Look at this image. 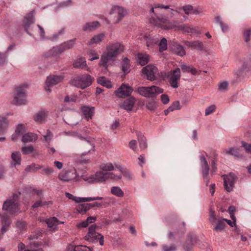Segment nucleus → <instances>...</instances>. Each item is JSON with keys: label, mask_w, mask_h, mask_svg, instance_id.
<instances>
[{"label": "nucleus", "mask_w": 251, "mask_h": 251, "mask_svg": "<svg viewBox=\"0 0 251 251\" xmlns=\"http://www.w3.org/2000/svg\"><path fill=\"white\" fill-rule=\"evenodd\" d=\"M135 100L133 98H130L124 101L122 104L123 108L126 111L131 110L135 103Z\"/></svg>", "instance_id": "nucleus-34"}, {"label": "nucleus", "mask_w": 251, "mask_h": 251, "mask_svg": "<svg viewBox=\"0 0 251 251\" xmlns=\"http://www.w3.org/2000/svg\"><path fill=\"white\" fill-rule=\"evenodd\" d=\"M226 219L219 218L216 220V222L214 224L213 227V231L216 232H221L224 231L226 226Z\"/></svg>", "instance_id": "nucleus-19"}, {"label": "nucleus", "mask_w": 251, "mask_h": 251, "mask_svg": "<svg viewBox=\"0 0 251 251\" xmlns=\"http://www.w3.org/2000/svg\"><path fill=\"white\" fill-rule=\"evenodd\" d=\"M137 58L139 63L142 66L146 65L149 61V56L147 54L138 53Z\"/></svg>", "instance_id": "nucleus-37"}, {"label": "nucleus", "mask_w": 251, "mask_h": 251, "mask_svg": "<svg viewBox=\"0 0 251 251\" xmlns=\"http://www.w3.org/2000/svg\"><path fill=\"white\" fill-rule=\"evenodd\" d=\"M9 121L5 117L0 121V134H3L7 129Z\"/></svg>", "instance_id": "nucleus-38"}, {"label": "nucleus", "mask_w": 251, "mask_h": 251, "mask_svg": "<svg viewBox=\"0 0 251 251\" xmlns=\"http://www.w3.org/2000/svg\"><path fill=\"white\" fill-rule=\"evenodd\" d=\"M228 83L226 81L221 82L219 84V88L222 91H224L227 89Z\"/></svg>", "instance_id": "nucleus-59"}, {"label": "nucleus", "mask_w": 251, "mask_h": 251, "mask_svg": "<svg viewBox=\"0 0 251 251\" xmlns=\"http://www.w3.org/2000/svg\"><path fill=\"white\" fill-rule=\"evenodd\" d=\"M65 196L66 197L68 198L69 200H73V201H75L76 203H79V198L80 197H77L75 196H74L72 194L66 192L65 193Z\"/></svg>", "instance_id": "nucleus-57"}, {"label": "nucleus", "mask_w": 251, "mask_h": 251, "mask_svg": "<svg viewBox=\"0 0 251 251\" xmlns=\"http://www.w3.org/2000/svg\"><path fill=\"white\" fill-rule=\"evenodd\" d=\"M216 23H218L223 32H226L229 30V27L226 24L224 23L222 21V18L220 16H216L215 18Z\"/></svg>", "instance_id": "nucleus-44"}, {"label": "nucleus", "mask_w": 251, "mask_h": 251, "mask_svg": "<svg viewBox=\"0 0 251 251\" xmlns=\"http://www.w3.org/2000/svg\"><path fill=\"white\" fill-rule=\"evenodd\" d=\"M31 246L32 249L25 250L24 251H44L41 248L39 247L35 243H31Z\"/></svg>", "instance_id": "nucleus-62"}, {"label": "nucleus", "mask_w": 251, "mask_h": 251, "mask_svg": "<svg viewBox=\"0 0 251 251\" xmlns=\"http://www.w3.org/2000/svg\"><path fill=\"white\" fill-rule=\"evenodd\" d=\"M41 168L39 166H36L35 164H32L30 165L27 166L25 168V171L27 172H35Z\"/></svg>", "instance_id": "nucleus-51"}, {"label": "nucleus", "mask_w": 251, "mask_h": 251, "mask_svg": "<svg viewBox=\"0 0 251 251\" xmlns=\"http://www.w3.org/2000/svg\"><path fill=\"white\" fill-rule=\"evenodd\" d=\"M21 151L23 154L26 155L32 153L34 151V148L31 145L25 146L22 148Z\"/></svg>", "instance_id": "nucleus-48"}, {"label": "nucleus", "mask_w": 251, "mask_h": 251, "mask_svg": "<svg viewBox=\"0 0 251 251\" xmlns=\"http://www.w3.org/2000/svg\"><path fill=\"white\" fill-rule=\"evenodd\" d=\"M25 131L26 128L24 125L18 124L16 126L15 133L12 136V140L13 141H16L18 138L25 132Z\"/></svg>", "instance_id": "nucleus-26"}, {"label": "nucleus", "mask_w": 251, "mask_h": 251, "mask_svg": "<svg viewBox=\"0 0 251 251\" xmlns=\"http://www.w3.org/2000/svg\"><path fill=\"white\" fill-rule=\"evenodd\" d=\"M186 46L195 49L202 50L203 49V44L201 41L196 40L194 41H186Z\"/></svg>", "instance_id": "nucleus-28"}, {"label": "nucleus", "mask_w": 251, "mask_h": 251, "mask_svg": "<svg viewBox=\"0 0 251 251\" xmlns=\"http://www.w3.org/2000/svg\"><path fill=\"white\" fill-rule=\"evenodd\" d=\"M142 72L146 75L147 78L151 81L157 79L159 76L158 69L153 65H149L144 67Z\"/></svg>", "instance_id": "nucleus-11"}, {"label": "nucleus", "mask_w": 251, "mask_h": 251, "mask_svg": "<svg viewBox=\"0 0 251 251\" xmlns=\"http://www.w3.org/2000/svg\"><path fill=\"white\" fill-rule=\"evenodd\" d=\"M50 204H52V202L51 201L42 202L41 201H38L34 203V204L32 205V207L33 208H37L40 206Z\"/></svg>", "instance_id": "nucleus-53"}, {"label": "nucleus", "mask_w": 251, "mask_h": 251, "mask_svg": "<svg viewBox=\"0 0 251 251\" xmlns=\"http://www.w3.org/2000/svg\"><path fill=\"white\" fill-rule=\"evenodd\" d=\"M140 39L146 42V45L148 47H152L158 42V40L150 38L146 36H144L143 38H140Z\"/></svg>", "instance_id": "nucleus-42"}, {"label": "nucleus", "mask_w": 251, "mask_h": 251, "mask_svg": "<svg viewBox=\"0 0 251 251\" xmlns=\"http://www.w3.org/2000/svg\"><path fill=\"white\" fill-rule=\"evenodd\" d=\"M81 111L87 121L91 119L95 113V107L83 106L81 107Z\"/></svg>", "instance_id": "nucleus-24"}, {"label": "nucleus", "mask_w": 251, "mask_h": 251, "mask_svg": "<svg viewBox=\"0 0 251 251\" xmlns=\"http://www.w3.org/2000/svg\"><path fill=\"white\" fill-rule=\"evenodd\" d=\"M100 26V23L98 21L87 23L83 26V31H92Z\"/></svg>", "instance_id": "nucleus-30"}, {"label": "nucleus", "mask_w": 251, "mask_h": 251, "mask_svg": "<svg viewBox=\"0 0 251 251\" xmlns=\"http://www.w3.org/2000/svg\"><path fill=\"white\" fill-rule=\"evenodd\" d=\"M48 115V111L46 110H41L33 116V120L37 123L41 124L45 122Z\"/></svg>", "instance_id": "nucleus-20"}, {"label": "nucleus", "mask_w": 251, "mask_h": 251, "mask_svg": "<svg viewBox=\"0 0 251 251\" xmlns=\"http://www.w3.org/2000/svg\"><path fill=\"white\" fill-rule=\"evenodd\" d=\"M94 81L93 78L89 74H84L75 77L71 81V84L82 89L89 86Z\"/></svg>", "instance_id": "nucleus-6"}, {"label": "nucleus", "mask_w": 251, "mask_h": 251, "mask_svg": "<svg viewBox=\"0 0 251 251\" xmlns=\"http://www.w3.org/2000/svg\"><path fill=\"white\" fill-rule=\"evenodd\" d=\"M46 223L49 228L52 231H55L57 229V226L59 224H64V222H59L55 217H52L46 220Z\"/></svg>", "instance_id": "nucleus-25"}, {"label": "nucleus", "mask_w": 251, "mask_h": 251, "mask_svg": "<svg viewBox=\"0 0 251 251\" xmlns=\"http://www.w3.org/2000/svg\"><path fill=\"white\" fill-rule=\"evenodd\" d=\"M217 218L216 217V215L214 211H211L210 213L209 217V221L212 225H214V224L216 222Z\"/></svg>", "instance_id": "nucleus-60"}, {"label": "nucleus", "mask_w": 251, "mask_h": 251, "mask_svg": "<svg viewBox=\"0 0 251 251\" xmlns=\"http://www.w3.org/2000/svg\"><path fill=\"white\" fill-rule=\"evenodd\" d=\"M79 203L85 202H90L96 200H102L103 198L102 197H80Z\"/></svg>", "instance_id": "nucleus-46"}, {"label": "nucleus", "mask_w": 251, "mask_h": 251, "mask_svg": "<svg viewBox=\"0 0 251 251\" xmlns=\"http://www.w3.org/2000/svg\"><path fill=\"white\" fill-rule=\"evenodd\" d=\"M136 135L139 141L140 148L142 150L146 149L147 147V144L145 137L139 132H137Z\"/></svg>", "instance_id": "nucleus-36"}, {"label": "nucleus", "mask_w": 251, "mask_h": 251, "mask_svg": "<svg viewBox=\"0 0 251 251\" xmlns=\"http://www.w3.org/2000/svg\"><path fill=\"white\" fill-rule=\"evenodd\" d=\"M181 108L179 102L178 101H176L174 102L172 105L169 106V110L174 111L175 110H179Z\"/></svg>", "instance_id": "nucleus-56"}, {"label": "nucleus", "mask_w": 251, "mask_h": 251, "mask_svg": "<svg viewBox=\"0 0 251 251\" xmlns=\"http://www.w3.org/2000/svg\"><path fill=\"white\" fill-rule=\"evenodd\" d=\"M242 146L244 148L247 152L251 154V144H248L245 142H242Z\"/></svg>", "instance_id": "nucleus-63"}, {"label": "nucleus", "mask_w": 251, "mask_h": 251, "mask_svg": "<svg viewBox=\"0 0 251 251\" xmlns=\"http://www.w3.org/2000/svg\"><path fill=\"white\" fill-rule=\"evenodd\" d=\"M7 55L0 52V66H2L6 62Z\"/></svg>", "instance_id": "nucleus-61"}, {"label": "nucleus", "mask_w": 251, "mask_h": 251, "mask_svg": "<svg viewBox=\"0 0 251 251\" xmlns=\"http://www.w3.org/2000/svg\"><path fill=\"white\" fill-rule=\"evenodd\" d=\"M73 66L74 68L77 69H85L87 71L89 70L87 65L85 58L83 57H78L75 59L73 63Z\"/></svg>", "instance_id": "nucleus-21"}, {"label": "nucleus", "mask_w": 251, "mask_h": 251, "mask_svg": "<svg viewBox=\"0 0 251 251\" xmlns=\"http://www.w3.org/2000/svg\"><path fill=\"white\" fill-rule=\"evenodd\" d=\"M75 209L77 213L84 214L90 209V205H88V203L78 204Z\"/></svg>", "instance_id": "nucleus-39"}, {"label": "nucleus", "mask_w": 251, "mask_h": 251, "mask_svg": "<svg viewBox=\"0 0 251 251\" xmlns=\"http://www.w3.org/2000/svg\"><path fill=\"white\" fill-rule=\"evenodd\" d=\"M124 50V45L120 42H110L105 47L100 57L99 66L107 69L110 62H113Z\"/></svg>", "instance_id": "nucleus-3"}, {"label": "nucleus", "mask_w": 251, "mask_h": 251, "mask_svg": "<svg viewBox=\"0 0 251 251\" xmlns=\"http://www.w3.org/2000/svg\"><path fill=\"white\" fill-rule=\"evenodd\" d=\"M105 37V34L104 33H100L93 36L88 41V45L95 47L97 45L100 44Z\"/></svg>", "instance_id": "nucleus-18"}, {"label": "nucleus", "mask_w": 251, "mask_h": 251, "mask_svg": "<svg viewBox=\"0 0 251 251\" xmlns=\"http://www.w3.org/2000/svg\"><path fill=\"white\" fill-rule=\"evenodd\" d=\"M115 169L120 172L124 173V167L122 165L116 163L103 162L100 165V171L89 177H84L83 179L92 183L105 182L108 180L117 181L122 178V176L112 172Z\"/></svg>", "instance_id": "nucleus-2"}, {"label": "nucleus", "mask_w": 251, "mask_h": 251, "mask_svg": "<svg viewBox=\"0 0 251 251\" xmlns=\"http://www.w3.org/2000/svg\"><path fill=\"white\" fill-rule=\"evenodd\" d=\"M133 91L131 87L124 83L115 92L116 96L119 98H125L129 96Z\"/></svg>", "instance_id": "nucleus-15"}, {"label": "nucleus", "mask_w": 251, "mask_h": 251, "mask_svg": "<svg viewBox=\"0 0 251 251\" xmlns=\"http://www.w3.org/2000/svg\"><path fill=\"white\" fill-rule=\"evenodd\" d=\"M171 49L174 53L180 56H183L186 54L184 47L177 43L172 44Z\"/></svg>", "instance_id": "nucleus-23"}, {"label": "nucleus", "mask_w": 251, "mask_h": 251, "mask_svg": "<svg viewBox=\"0 0 251 251\" xmlns=\"http://www.w3.org/2000/svg\"><path fill=\"white\" fill-rule=\"evenodd\" d=\"M76 100V98L74 96H67L64 99V101L66 102H75Z\"/></svg>", "instance_id": "nucleus-64"}, {"label": "nucleus", "mask_w": 251, "mask_h": 251, "mask_svg": "<svg viewBox=\"0 0 251 251\" xmlns=\"http://www.w3.org/2000/svg\"><path fill=\"white\" fill-rule=\"evenodd\" d=\"M149 14L150 18V23L154 26H157L164 30L175 29V30H181L185 32L193 33L194 29L189 27L187 25H182L176 26L175 24L176 22H171L168 18L162 15H157V8L170 9V12L171 16H173L174 12H178L177 11L170 8L169 5H164L160 3H154L152 5H149Z\"/></svg>", "instance_id": "nucleus-1"}, {"label": "nucleus", "mask_w": 251, "mask_h": 251, "mask_svg": "<svg viewBox=\"0 0 251 251\" xmlns=\"http://www.w3.org/2000/svg\"><path fill=\"white\" fill-rule=\"evenodd\" d=\"M73 251H92V249L85 246H75Z\"/></svg>", "instance_id": "nucleus-54"}, {"label": "nucleus", "mask_w": 251, "mask_h": 251, "mask_svg": "<svg viewBox=\"0 0 251 251\" xmlns=\"http://www.w3.org/2000/svg\"><path fill=\"white\" fill-rule=\"evenodd\" d=\"M182 9L186 15L199 14L201 13V11L194 8L191 5H185L182 7Z\"/></svg>", "instance_id": "nucleus-31"}, {"label": "nucleus", "mask_w": 251, "mask_h": 251, "mask_svg": "<svg viewBox=\"0 0 251 251\" xmlns=\"http://www.w3.org/2000/svg\"><path fill=\"white\" fill-rule=\"evenodd\" d=\"M80 177V176L74 168L63 170L58 175V178L60 180L67 182L77 181Z\"/></svg>", "instance_id": "nucleus-7"}, {"label": "nucleus", "mask_w": 251, "mask_h": 251, "mask_svg": "<svg viewBox=\"0 0 251 251\" xmlns=\"http://www.w3.org/2000/svg\"><path fill=\"white\" fill-rule=\"evenodd\" d=\"M18 202L19 194H14L12 198L4 202L2 208L10 214L17 215L21 212Z\"/></svg>", "instance_id": "nucleus-5"}, {"label": "nucleus", "mask_w": 251, "mask_h": 251, "mask_svg": "<svg viewBox=\"0 0 251 251\" xmlns=\"http://www.w3.org/2000/svg\"><path fill=\"white\" fill-rule=\"evenodd\" d=\"M157 106V103L154 100L149 101L146 104L147 108L150 110H154Z\"/></svg>", "instance_id": "nucleus-52"}, {"label": "nucleus", "mask_w": 251, "mask_h": 251, "mask_svg": "<svg viewBox=\"0 0 251 251\" xmlns=\"http://www.w3.org/2000/svg\"><path fill=\"white\" fill-rule=\"evenodd\" d=\"M251 35V28L247 29L244 31L243 35L246 42H248L250 41Z\"/></svg>", "instance_id": "nucleus-58"}, {"label": "nucleus", "mask_w": 251, "mask_h": 251, "mask_svg": "<svg viewBox=\"0 0 251 251\" xmlns=\"http://www.w3.org/2000/svg\"><path fill=\"white\" fill-rule=\"evenodd\" d=\"M137 91L143 97L153 98L163 92V89L156 86L150 87H140L137 88Z\"/></svg>", "instance_id": "nucleus-8"}, {"label": "nucleus", "mask_w": 251, "mask_h": 251, "mask_svg": "<svg viewBox=\"0 0 251 251\" xmlns=\"http://www.w3.org/2000/svg\"><path fill=\"white\" fill-rule=\"evenodd\" d=\"M88 55L90 57L89 60L90 61L98 59L100 57L99 54L95 50H89L88 52Z\"/></svg>", "instance_id": "nucleus-47"}, {"label": "nucleus", "mask_w": 251, "mask_h": 251, "mask_svg": "<svg viewBox=\"0 0 251 251\" xmlns=\"http://www.w3.org/2000/svg\"><path fill=\"white\" fill-rule=\"evenodd\" d=\"M224 178V185L225 188L227 192H231L233 190L236 176L233 173H229L226 175L223 176Z\"/></svg>", "instance_id": "nucleus-14"}, {"label": "nucleus", "mask_w": 251, "mask_h": 251, "mask_svg": "<svg viewBox=\"0 0 251 251\" xmlns=\"http://www.w3.org/2000/svg\"><path fill=\"white\" fill-rule=\"evenodd\" d=\"M53 137V134L50 130H48L46 134L43 136L44 141L47 143L48 146L50 145V142L52 140Z\"/></svg>", "instance_id": "nucleus-49"}, {"label": "nucleus", "mask_w": 251, "mask_h": 251, "mask_svg": "<svg viewBox=\"0 0 251 251\" xmlns=\"http://www.w3.org/2000/svg\"><path fill=\"white\" fill-rule=\"evenodd\" d=\"M200 158L201 165V172L203 179H205L206 178V176H208L209 174V167L203 155H201Z\"/></svg>", "instance_id": "nucleus-22"}, {"label": "nucleus", "mask_w": 251, "mask_h": 251, "mask_svg": "<svg viewBox=\"0 0 251 251\" xmlns=\"http://www.w3.org/2000/svg\"><path fill=\"white\" fill-rule=\"evenodd\" d=\"M38 136L32 132H27L23 135L22 141L24 143L33 142L37 140Z\"/></svg>", "instance_id": "nucleus-27"}, {"label": "nucleus", "mask_w": 251, "mask_h": 251, "mask_svg": "<svg viewBox=\"0 0 251 251\" xmlns=\"http://www.w3.org/2000/svg\"><path fill=\"white\" fill-rule=\"evenodd\" d=\"M216 109V106L215 105L213 104L207 108H206L205 110V116H208L212 113H213Z\"/></svg>", "instance_id": "nucleus-55"}, {"label": "nucleus", "mask_w": 251, "mask_h": 251, "mask_svg": "<svg viewBox=\"0 0 251 251\" xmlns=\"http://www.w3.org/2000/svg\"><path fill=\"white\" fill-rule=\"evenodd\" d=\"M26 92L24 85H21L15 87L12 93V103L17 106L26 104L27 103Z\"/></svg>", "instance_id": "nucleus-4"}, {"label": "nucleus", "mask_w": 251, "mask_h": 251, "mask_svg": "<svg viewBox=\"0 0 251 251\" xmlns=\"http://www.w3.org/2000/svg\"><path fill=\"white\" fill-rule=\"evenodd\" d=\"M96 225L91 226L89 227L88 233L85 236V239L89 242H96L99 240L100 244L103 246L104 244L103 236L96 231Z\"/></svg>", "instance_id": "nucleus-9"}, {"label": "nucleus", "mask_w": 251, "mask_h": 251, "mask_svg": "<svg viewBox=\"0 0 251 251\" xmlns=\"http://www.w3.org/2000/svg\"><path fill=\"white\" fill-rule=\"evenodd\" d=\"M180 67L182 71L185 73H191L193 75H196L198 73V70L192 65H187L183 63L180 65Z\"/></svg>", "instance_id": "nucleus-33"}, {"label": "nucleus", "mask_w": 251, "mask_h": 251, "mask_svg": "<svg viewBox=\"0 0 251 251\" xmlns=\"http://www.w3.org/2000/svg\"><path fill=\"white\" fill-rule=\"evenodd\" d=\"M111 193L117 197H123L124 195V193L122 189L118 186H113L110 189Z\"/></svg>", "instance_id": "nucleus-40"}, {"label": "nucleus", "mask_w": 251, "mask_h": 251, "mask_svg": "<svg viewBox=\"0 0 251 251\" xmlns=\"http://www.w3.org/2000/svg\"><path fill=\"white\" fill-rule=\"evenodd\" d=\"M11 158L12 162L11 165L12 166L19 165L21 163V156L19 151H15L11 153Z\"/></svg>", "instance_id": "nucleus-29"}, {"label": "nucleus", "mask_w": 251, "mask_h": 251, "mask_svg": "<svg viewBox=\"0 0 251 251\" xmlns=\"http://www.w3.org/2000/svg\"><path fill=\"white\" fill-rule=\"evenodd\" d=\"M64 78V77L63 75H53L48 76L46 81V91L49 93L51 92V89L50 88L61 82Z\"/></svg>", "instance_id": "nucleus-13"}, {"label": "nucleus", "mask_w": 251, "mask_h": 251, "mask_svg": "<svg viewBox=\"0 0 251 251\" xmlns=\"http://www.w3.org/2000/svg\"><path fill=\"white\" fill-rule=\"evenodd\" d=\"M180 76V70L178 68L174 70H171L168 73L169 82L172 87L174 88L178 87Z\"/></svg>", "instance_id": "nucleus-12"}, {"label": "nucleus", "mask_w": 251, "mask_h": 251, "mask_svg": "<svg viewBox=\"0 0 251 251\" xmlns=\"http://www.w3.org/2000/svg\"><path fill=\"white\" fill-rule=\"evenodd\" d=\"M167 48V40L163 38H162L159 44V50L160 51L165 50Z\"/></svg>", "instance_id": "nucleus-50"}, {"label": "nucleus", "mask_w": 251, "mask_h": 251, "mask_svg": "<svg viewBox=\"0 0 251 251\" xmlns=\"http://www.w3.org/2000/svg\"><path fill=\"white\" fill-rule=\"evenodd\" d=\"M98 83L103 86L107 88L112 87V84L110 81L108 80L106 77L104 76L99 77L97 79Z\"/></svg>", "instance_id": "nucleus-41"}, {"label": "nucleus", "mask_w": 251, "mask_h": 251, "mask_svg": "<svg viewBox=\"0 0 251 251\" xmlns=\"http://www.w3.org/2000/svg\"><path fill=\"white\" fill-rule=\"evenodd\" d=\"M2 227L1 229V234L5 233L8 228L10 224V221L5 217H1Z\"/></svg>", "instance_id": "nucleus-43"}, {"label": "nucleus", "mask_w": 251, "mask_h": 251, "mask_svg": "<svg viewBox=\"0 0 251 251\" xmlns=\"http://www.w3.org/2000/svg\"><path fill=\"white\" fill-rule=\"evenodd\" d=\"M110 14L115 16V24L119 23L121 20L128 14V10L125 7L119 5L112 6L109 12Z\"/></svg>", "instance_id": "nucleus-10"}, {"label": "nucleus", "mask_w": 251, "mask_h": 251, "mask_svg": "<svg viewBox=\"0 0 251 251\" xmlns=\"http://www.w3.org/2000/svg\"><path fill=\"white\" fill-rule=\"evenodd\" d=\"M62 48L63 47H61L60 45L58 46L53 47L46 52L44 54L43 56L45 58H51L57 56L63 52V49Z\"/></svg>", "instance_id": "nucleus-17"}, {"label": "nucleus", "mask_w": 251, "mask_h": 251, "mask_svg": "<svg viewBox=\"0 0 251 251\" xmlns=\"http://www.w3.org/2000/svg\"><path fill=\"white\" fill-rule=\"evenodd\" d=\"M75 41V39H73L61 44L60 46L63 47V52L66 50L72 48L74 46Z\"/></svg>", "instance_id": "nucleus-45"}, {"label": "nucleus", "mask_w": 251, "mask_h": 251, "mask_svg": "<svg viewBox=\"0 0 251 251\" xmlns=\"http://www.w3.org/2000/svg\"><path fill=\"white\" fill-rule=\"evenodd\" d=\"M122 70L125 74H127L130 71V60L125 58L121 63Z\"/></svg>", "instance_id": "nucleus-35"}, {"label": "nucleus", "mask_w": 251, "mask_h": 251, "mask_svg": "<svg viewBox=\"0 0 251 251\" xmlns=\"http://www.w3.org/2000/svg\"><path fill=\"white\" fill-rule=\"evenodd\" d=\"M224 152L226 154L232 155L236 158H238L241 156L240 150L238 148H230L228 149H226L224 150Z\"/></svg>", "instance_id": "nucleus-32"}, {"label": "nucleus", "mask_w": 251, "mask_h": 251, "mask_svg": "<svg viewBox=\"0 0 251 251\" xmlns=\"http://www.w3.org/2000/svg\"><path fill=\"white\" fill-rule=\"evenodd\" d=\"M35 22L34 11L27 14L24 20V27L27 33L31 35L29 32L30 27Z\"/></svg>", "instance_id": "nucleus-16"}]
</instances>
